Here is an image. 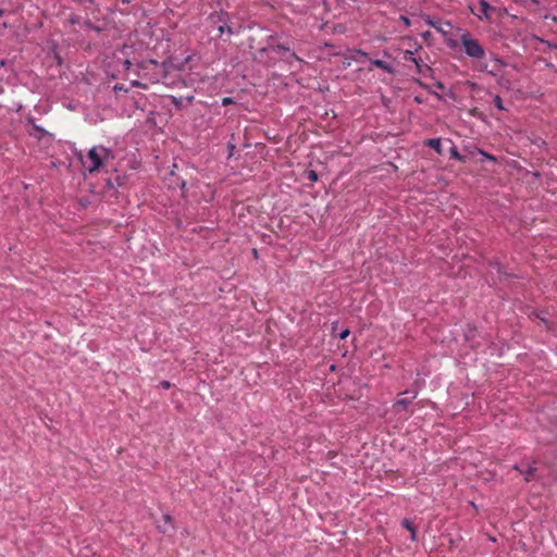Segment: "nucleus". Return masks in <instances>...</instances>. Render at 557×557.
<instances>
[{"label": "nucleus", "instance_id": "obj_14", "mask_svg": "<svg viewBox=\"0 0 557 557\" xmlns=\"http://www.w3.org/2000/svg\"><path fill=\"white\" fill-rule=\"evenodd\" d=\"M401 527L405 528L410 532V540L417 541V527L413 524V522L407 518L403 519Z\"/></svg>", "mask_w": 557, "mask_h": 557}, {"label": "nucleus", "instance_id": "obj_42", "mask_svg": "<svg viewBox=\"0 0 557 557\" xmlns=\"http://www.w3.org/2000/svg\"><path fill=\"white\" fill-rule=\"evenodd\" d=\"M227 148H228L230 156H231L233 153L234 149H235V145L232 144V143H228Z\"/></svg>", "mask_w": 557, "mask_h": 557}, {"label": "nucleus", "instance_id": "obj_8", "mask_svg": "<svg viewBox=\"0 0 557 557\" xmlns=\"http://www.w3.org/2000/svg\"><path fill=\"white\" fill-rule=\"evenodd\" d=\"M26 121L33 126L32 131L28 132L30 137H34L37 140H41L47 136H51L48 131L35 123V119L33 116H28Z\"/></svg>", "mask_w": 557, "mask_h": 557}, {"label": "nucleus", "instance_id": "obj_53", "mask_svg": "<svg viewBox=\"0 0 557 557\" xmlns=\"http://www.w3.org/2000/svg\"><path fill=\"white\" fill-rule=\"evenodd\" d=\"M446 26H447L448 28H451V24H450L449 22H447V23H446Z\"/></svg>", "mask_w": 557, "mask_h": 557}, {"label": "nucleus", "instance_id": "obj_16", "mask_svg": "<svg viewBox=\"0 0 557 557\" xmlns=\"http://www.w3.org/2000/svg\"><path fill=\"white\" fill-rule=\"evenodd\" d=\"M425 146L434 149L438 154H443L441 138H430L425 140Z\"/></svg>", "mask_w": 557, "mask_h": 557}, {"label": "nucleus", "instance_id": "obj_1", "mask_svg": "<svg viewBox=\"0 0 557 557\" xmlns=\"http://www.w3.org/2000/svg\"><path fill=\"white\" fill-rule=\"evenodd\" d=\"M185 62H175V58L170 57L162 62L152 59L143 60L138 67L149 76L151 83L168 84L166 79L171 71H181Z\"/></svg>", "mask_w": 557, "mask_h": 557}, {"label": "nucleus", "instance_id": "obj_52", "mask_svg": "<svg viewBox=\"0 0 557 557\" xmlns=\"http://www.w3.org/2000/svg\"><path fill=\"white\" fill-rule=\"evenodd\" d=\"M4 14V10L0 9V16Z\"/></svg>", "mask_w": 557, "mask_h": 557}, {"label": "nucleus", "instance_id": "obj_51", "mask_svg": "<svg viewBox=\"0 0 557 557\" xmlns=\"http://www.w3.org/2000/svg\"><path fill=\"white\" fill-rule=\"evenodd\" d=\"M487 73H488V74H491V75H493V76H494V75H496L495 71H493V70H492V71H488Z\"/></svg>", "mask_w": 557, "mask_h": 557}, {"label": "nucleus", "instance_id": "obj_12", "mask_svg": "<svg viewBox=\"0 0 557 557\" xmlns=\"http://www.w3.org/2000/svg\"><path fill=\"white\" fill-rule=\"evenodd\" d=\"M114 173H115V175L112 176V177H113L116 190L119 188H126L127 184H128V181H129V175H127L125 173L119 174L115 169H114Z\"/></svg>", "mask_w": 557, "mask_h": 557}, {"label": "nucleus", "instance_id": "obj_49", "mask_svg": "<svg viewBox=\"0 0 557 557\" xmlns=\"http://www.w3.org/2000/svg\"><path fill=\"white\" fill-rule=\"evenodd\" d=\"M185 186H186V182H185V181H182V183H181V188H182V189H184V188H185Z\"/></svg>", "mask_w": 557, "mask_h": 557}, {"label": "nucleus", "instance_id": "obj_54", "mask_svg": "<svg viewBox=\"0 0 557 557\" xmlns=\"http://www.w3.org/2000/svg\"><path fill=\"white\" fill-rule=\"evenodd\" d=\"M420 49H422V46H421V45H418V47H417L416 51H418V50H420Z\"/></svg>", "mask_w": 557, "mask_h": 557}, {"label": "nucleus", "instance_id": "obj_15", "mask_svg": "<svg viewBox=\"0 0 557 557\" xmlns=\"http://www.w3.org/2000/svg\"><path fill=\"white\" fill-rule=\"evenodd\" d=\"M488 265H490L492 269L496 270V272H497V274H498L499 276H504V277H513V275H511V274L507 273V272L504 270L503 265H502V264H500V262H499V261H497V260H491V261H488Z\"/></svg>", "mask_w": 557, "mask_h": 557}, {"label": "nucleus", "instance_id": "obj_39", "mask_svg": "<svg viewBox=\"0 0 557 557\" xmlns=\"http://www.w3.org/2000/svg\"><path fill=\"white\" fill-rule=\"evenodd\" d=\"M113 90H114L115 92H116V91H121V90H123V91H127V89H125L123 85H115V86L113 87Z\"/></svg>", "mask_w": 557, "mask_h": 557}, {"label": "nucleus", "instance_id": "obj_28", "mask_svg": "<svg viewBox=\"0 0 557 557\" xmlns=\"http://www.w3.org/2000/svg\"><path fill=\"white\" fill-rule=\"evenodd\" d=\"M494 104H495V107H496L498 110H502V111H503V110H505V108H504V106H503V100H502V98H500V96H499V95H496V96L494 97Z\"/></svg>", "mask_w": 557, "mask_h": 557}, {"label": "nucleus", "instance_id": "obj_44", "mask_svg": "<svg viewBox=\"0 0 557 557\" xmlns=\"http://www.w3.org/2000/svg\"><path fill=\"white\" fill-rule=\"evenodd\" d=\"M77 3L82 4V3H85V2H88V3H94V0H75Z\"/></svg>", "mask_w": 557, "mask_h": 557}, {"label": "nucleus", "instance_id": "obj_17", "mask_svg": "<svg viewBox=\"0 0 557 557\" xmlns=\"http://www.w3.org/2000/svg\"><path fill=\"white\" fill-rule=\"evenodd\" d=\"M481 12L484 14V16L488 20L490 18V12L495 11V8H493L487 1L480 0L479 1Z\"/></svg>", "mask_w": 557, "mask_h": 557}, {"label": "nucleus", "instance_id": "obj_46", "mask_svg": "<svg viewBox=\"0 0 557 557\" xmlns=\"http://www.w3.org/2000/svg\"><path fill=\"white\" fill-rule=\"evenodd\" d=\"M7 65V61L4 59H0V67H4Z\"/></svg>", "mask_w": 557, "mask_h": 557}, {"label": "nucleus", "instance_id": "obj_18", "mask_svg": "<svg viewBox=\"0 0 557 557\" xmlns=\"http://www.w3.org/2000/svg\"><path fill=\"white\" fill-rule=\"evenodd\" d=\"M50 54L53 58V61L55 62V64L58 66H61L63 64V59H62V57L58 50V46L55 44L52 45Z\"/></svg>", "mask_w": 557, "mask_h": 557}, {"label": "nucleus", "instance_id": "obj_23", "mask_svg": "<svg viewBox=\"0 0 557 557\" xmlns=\"http://www.w3.org/2000/svg\"><path fill=\"white\" fill-rule=\"evenodd\" d=\"M84 26H85L86 28H88V29H92V30H95V32H97V33H100V32H102V30H103V27H100V26H98V25H95L90 20H86V21L84 22Z\"/></svg>", "mask_w": 557, "mask_h": 557}, {"label": "nucleus", "instance_id": "obj_48", "mask_svg": "<svg viewBox=\"0 0 557 557\" xmlns=\"http://www.w3.org/2000/svg\"><path fill=\"white\" fill-rule=\"evenodd\" d=\"M252 253H253L255 258H257V257H258V251H257V249H256V248H253V249H252Z\"/></svg>", "mask_w": 557, "mask_h": 557}, {"label": "nucleus", "instance_id": "obj_35", "mask_svg": "<svg viewBox=\"0 0 557 557\" xmlns=\"http://www.w3.org/2000/svg\"><path fill=\"white\" fill-rule=\"evenodd\" d=\"M232 103H234V100H233V98H231V97H224V98L222 99V106H224V107H225V106H228V104H232Z\"/></svg>", "mask_w": 557, "mask_h": 557}, {"label": "nucleus", "instance_id": "obj_41", "mask_svg": "<svg viewBox=\"0 0 557 557\" xmlns=\"http://www.w3.org/2000/svg\"><path fill=\"white\" fill-rule=\"evenodd\" d=\"M435 87L438 88V89H444V84L441 82V81H436L434 83Z\"/></svg>", "mask_w": 557, "mask_h": 557}, {"label": "nucleus", "instance_id": "obj_40", "mask_svg": "<svg viewBox=\"0 0 557 557\" xmlns=\"http://www.w3.org/2000/svg\"><path fill=\"white\" fill-rule=\"evenodd\" d=\"M414 82L422 88L428 89V85H425L421 79L416 78Z\"/></svg>", "mask_w": 557, "mask_h": 557}, {"label": "nucleus", "instance_id": "obj_7", "mask_svg": "<svg viewBox=\"0 0 557 557\" xmlns=\"http://www.w3.org/2000/svg\"><path fill=\"white\" fill-rule=\"evenodd\" d=\"M272 51L268 49V45L258 49L253 55V60L268 66L273 67L277 63L276 57L271 55Z\"/></svg>", "mask_w": 557, "mask_h": 557}, {"label": "nucleus", "instance_id": "obj_56", "mask_svg": "<svg viewBox=\"0 0 557 557\" xmlns=\"http://www.w3.org/2000/svg\"><path fill=\"white\" fill-rule=\"evenodd\" d=\"M542 321L545 323V324H548V321L546 319H542Z\"/></svg>", "mask_w": 557, "mask_h": 557}, {"label": "nucleus", "instance_id": "obj_2", "mask_svg": "<svg viewBox=\"0 0 557 557\" xmlns=\"http://www.w3.org/2000/svg\"><path fill=\"white\" fill-rule=\"evenodd\" d=\"M87 158L90 161V164L86 166V171L89 174L95 172H99L109 159H113V152L110 148L104 146H95L87 152Z\"/></svg>", "mask_w": 557, "mask_h": 557}, {"label": "nucleus", "instance_id": "obj_50", "mask_svg": "<svg viewBox=\"0 0 557 557\" xmlns=\"http://www.w3.org/2000/svg\"><path fill=\"white\" fill-rule=\"evenodd\" d=\"M132 85H133V86H140V83H138V82L134 81V82L132 83Z\"/></svg>", "mask_w": 557, "mask_h": 557}, {"label": "nucleus", "instance_id": "obj_13", "mask_svg": "<svg viewBox=\"0 0 557 557\" xmlns=\"http://www.w3.org/2000/svg\"><path fill=\"white\" fill-rule=\"evenodd\" d=\"M371 64L377 69L383 70L384 72H386L388 74L395 73V69L383 60H380V59L371 60Z\"/></svg>", "mask_w": 557, "mask_h": 557}, {"label": "nucleus", "instance_id": "obj_45", "mask_svg": "<svg viewBox=\"0 0 557 557\" xmlns=\"http://www.w3.org/2000/svg\"><path fill=\"white\" fill-rule=\"evenodd\" d=\"M125 69L128 70L132 65V62L129 60L124 61Z\"/></svg>", "mask_w": 557, "mask_h": 557}, {"label": "nucleus", "instance_id": "obj_19", "mask_svg": "<svg viewBox=\"0 0 557 557\" xmlns=\"http://www.w3.org/2000/svg\"><path fill=\"white\" fill-rule=\"evenodd\" d=\"M449 154L451 159L458 160L460 162H466L467 157L460 154L458 148L455 145L450 147Z\"/></svg>", "mask_w": 557, "mask_h": 557}, {"label": "nucleus", "instance_id": "obj_33", "mask_svg": "<svg viewBox=\"0 0 557 557\" xmlns=\"http://www.w3.org/2000/svg\"><path fill=\"white\" fill-rule=\"evenodd\" d=\"M344 57V61H343V66L346 69V67H349L351 65V61L350 59L348 58V54H343Z\"/></svg>", "mask_w": 557, "mask_h": 557}, {"label": "nucleus", "instance_id": "obj_6", "mask_svg": "<svg viewBox=\"0 0 557 557\" xmlns=\"http://www.w3.org/2000/svg\"><path fill=\"white\" fill-rule=\"evenodd\" d=\"M399 395H405L406 397L398 398L393 404L392 409L395 414H401L403 412L409 411V406L411 405L413 399H416V397L418 395V391L417 389H407L405 392H401Z\"/></svg>", "mask_w": 557, "mask_h": 557}, {"label": "nucleus", "instance_id": "obj_5", "mask_svg": "<svg viewBox=\"0 0 557 557\" xmlns=\"http://www.w3.org/2000/svg\"><path fill=\"white\" fill-rule=\"evenodd\" d=\"M209 22L216 29V37L220 38L224 32H227L230 35L233 34L232 28L227 25L228 14L226 12L221 11L210 14Z\"/></svg>", "mask_w": 557, "mask_h": 557}, {"label": "nucleus", "instance_id": "obj_55", "mask_svg": "<svg viewBox=\"0 0 557 557\" xmlns=\"http://www.w3.org/2000/svg\"><path fill=\"white\" fill-rule=\"evenodd\" d=\"M531 2H533L534 4H539L537 0H531Z\"/></svg>", "mask_w": 557, "mask_h": 557}, {"label": "nucleus", "instance_id": "obj_21", "mask_svg": "<svg viewBox=\"0 0 557 557\" xmlns=\"http://www.w3.org/2000/svg\"><path fill=\"white\" fill-rule=\"evenodd\" d=\"M492 59H493V62H494L495 71H498L499 69L507 66V63L503 59H500L499 57L493 55Z\"/></svg>", "mask_w": 557, "mask_h": 557}, {"label": "nucleus", "instance_id": "obj_22", "mask_svg": "<svg viewBox=\"0 0 557 557\" xmlns=\"http://www.w3.org/2000/svg\"><path fill=\"white\" fill-rule=\"evenodd\" d=\"M469 114L473 117H476L479 120L485 121V115L483 112L480 111L479 108H472L469 110Z\"/></svg>", "mask_w": 557, "mask_h": 557}, {"label": "nucleus", "instance_id": "obj_3", "mask_svg": "<svg viewBox=\"0 0 557 557\" xmlns=\"http://www.w3.org/2000/svg\"><path fill=\"white\" fill-rule=\"evenodd\" d=\"M275 36L271 35L268 37V49L272 51V53L277 55V61H282L288 65H293L294 62H304L302 59H300L294 49L286 44H275L274 42Z\"/></svg>", "mask_w": 557, "mask_h": 557}, {"label": "nucleus", "instance_id": "obj_36", "mask_svg": "<svg viewBox=\"0 0 557 557\" xmlns=\"http://www.w3.org/2000/svg\"><path fill=\"white\" fill-rule=\"evenodd\" d=\"M160 387L164 388V389H169L171 387V383L169 381H161L160 384H159Z\"/></svg>", "mask_w": 557, "mask_h": 557}, {"label": "nucleus", "instance_id": "obj_27", "mask_svg": "<svg viewBox=\"0 0 557 557\" xmlns=\"http://www.w3.org/2000/svg\"><path fill=\"white\" fill-rule=\"evenodd\" d=\"M421 17L431 27H436V24H438L437 21H433L432 17L430 15H428V14H421Z\"/></svg>", "mask_w": 557, "mask_h": 557}, {"label": "nucleus", "instance_id": "obj_31", "mask_svg": "<svg viewBox=\"0 0 557 557\" xmlns=\"http://www.w3.org/2000/svg\"><path fill=\"white\" fill-rule=\"evenodd\" d=\"M480 154H481L483 158L487 159V160L496 161V158H495L494 156L490 154L488 152H485V151H483V150H480Z\"/></svg>", "mask_w": 557, "mask_h": 557}, {"label": "nucleus", "instance_id": "obj_30", "mask_svg": "<svg viewBox=\"0 0 557 557\" xmlns=\"http://www.w3.org/2000/svg\"><path fill=\"white\" fill-rule=\"evenodd\" d=\"M69 22H70L71 24H73V25H74V24H78V23L81 22V17H79L78 15H76V14H72V15H70V17H69Z\"/></svg>", "mask_w": 557, "mask_h": 557}, {"label": "nucleus", "instance_id": "obj_37", "mask_svg": "<svg viewBox=\"0 0 557 557\" xmlns=\"http://www.w3.org/2000/svg\"><path fill=\"white\" fill-rule=\"evenodd\" d=\"M421 36L424 40H430L432 38V33L426 30V32L422 33Z\"/></svg>", "mask_w": 557, "mask_h": 557}, {"label": "nucleus", "instance_id": "obj_47", "mask_svg": "<svg viewBox=\"0 0 557 557\" xmlns=\"http://www.w3.org/2000/svg\"><path fill=\"white\" fill-rule=\"evenodd\" d=\"M548 46H549V48H552V49H557V44H550V42H548Z\"/></svg>", "mask_w": 557, "mask_h": 557}, {"label": "nucleus", "instance_id": "obj_38", "mask_svg": "<svg viewBox=\"0 0 557 557\" xmlns=\"http://www.w3.org/2000/svg\"><path fill=\"white\" fill-rule=\"evenodd\" d=\"M438 33L443 34V35H446L447 34V30L444 29L441 24H436V27H434Z\"/></svg>", "mask_w": 557, "mask_h": 557}, {"label": "nucleus", "instance_id": "obj_29", "mask_svg": "<svg viewBox=\"0 0 557 557\" xmlns=\"http://www.w3.org/2000/svg\"><path fill=\"white\" fill-rule=\"evenodd\" d=\"M399 21L407 27L411 25V21L407 15H400Z\"/></svg>", "mask_w": 557, "mask_h": 557}, {"label": "nucleus", "instance_id": "obj_25", "mask_svg": "<svg viewBox=\"0 0 557 557\" xmlns=\"http://www.w3.org/2000/svg\"><path fill=\"white\" fill-rule=\"evenodd\" d=\"M418 58L414 57V51H411V50H406L404 52V60L405 61H410L412 63H414V61L417 60Z\"/></svg>", "mask_w": 557, "mask_h": 557}, {"label": "nucleus", "instance_id": "obj_9", "mask_svg": "<svg viewBox=\"0 0 557 557\" xmlns=\"http://www.w3.org/2000/svg\"><path fill=\"white\" fill-rule=\"evenodd\" d=\"M512 469L517 470L520 474L524 475V480L527 482H530L534 478V475H535V473L537 471V469L534 466L529 465V463H527V465H524V463H519V465L516 463L512 467Z\"/></svg>", "mask_w": 557, "mask_h": 557}, {"label": "nucleus", "instance_id": "obj_43", "mask_svg": "<svg viewBox=\"0 0 557 557\" xmlns=\"http://www.w3.org/2000/svg\"><path fill=\"white\" fill-rule=\"evenodd\" d=\"M475 331H476V329L474 326L473 327L469 326V333L466 334L467 339H470V336H471L470 333L475 332Z\"/></svg>", "mask_w": 557, "mask_h": 557}, {"label": "nucleus", "instance_id": "obj_34", "mask_svg": "<svg viewBox=\"0 0 557 557\" xmlns=\"http://www.w3.org/2000/svg\"><path fill=\"white\" fill-rule=\"evenodd\" d=\"M349 334H350L349 329H345V330H343V331L338 334V337H339L341 339H345V338H347V337H348V335H349Z\"/></svg>", "mask_w": 557, "mask_h": 557}, {"label": "nucleus", "instance_id": "obj_57", "mask_svg": "<svg viewBox=\"0 0 557 557\" xmlns=\"http://www.w3.org/2000/svg\"><path fill=\"white\" fill-rule=\"evenodd\" d=\"M555 443H557V435L555 436Z\"/></svg>", "mask_w": 557, "mask_h": 557}, {"label": "nucleus", "instance_id": "obj_26", "mask_svg": "<svg viewBox=\"0 0 557 557\" xmlns=\"http://www.w3.org/2000/svg\"><path fill=\"white\" fill-rule=\"evenodd\" d=\"M104 189L106 190L113 189V190L117 191L116 188H115L114 181H113L112 176L106 178Z\"/></svg>", "mask_w": 557, "mask_h": 557}, {"label": "nucleus", "instance_id": "obj_20", "mask_svg": "<svg viewBox=\"0 0 557 557\" xmlns=\"http://www.w3.org/2000/svg\"><path fill=\"white\" fill-rule=\"evenodd\" d=\"M357 55H360L361 58H367L368 57V53L362 51L361 49H354V50H349V55L348 58L350 59V61L352 60H356V61H359L357 59Z\"/></svg>", "mask_w": 557, "mask_h": 557}, {"label": "nucleus", "instance_id": "obj_24", "mask_svg": "<svg viewBox=\"0 0 557 557\" xmlns=\"http://www.w3.org/2000/svg\"><path fill=\"white\" fill-rule=\"evenodd\" d=\"M306 177L312 183H315L319 180V175L314 170L306 171Z\"/></svg>", "mask_w": 557, "mask_h": 557}, {"label": "nucleus", "instance_id": "obj_10", "mask_svg": "<svg viewBox=\"0 0 557 557\" xmlns=\"http://www.w3.org/2000/svg\"><path fill=\"white\" fill-rule=\"evenodd\" d=\"M162 520L163 524L157 525L159 532L168 534L170 532L175 531L174 518L170 513H164L162 516Z\"/></svg>", "mask_w": 557, "mask_h": 557}, {"label": "nucleus", "instance_id": "obj_11", "mask_svg": "<svg viewBox=\"0 0 557 557\" xmlns=\"http://www.w3.org/2000/svg\"><path fill=\"white\" fill-rule=\"evenodd\" d=\"M414 65H416L418 74L423 75L425 77H428V76L431 77L433 75V69L430 65L423 63L421 58H418L414 61Z\"/></svg>", "mask_w": 557, "mask_h": 557}, {"label": "nucleus", "instance_id": "obj_32", "mask_svg": "<svg viewBox=\"0 0 557 557\" xmlns=\"http://www.w3.org/2000/svg\"><path fill=\"white\" fill-rule=\"evenodd\" d=\"M447 46L451 49H456L458 47V41L455 39H447Z\"/></svg>", "mask_w": 557, "mask_h": 557}, {"label": "nucleus", "instance_id": "obj_4", "mask_svg": "<svg viewBox=\"0 0 557 557\" xmlns=\"http://www.w3.org/2000/svg\"><path fill=\"white\" fill-rule=\"evenodd\" d=\"M460 44L465 49V53L473 59L481 60L485 55V50L478 39L471 37L469 33H465L460 37Z\"/></svg>", "mask_w": 557, "mask_h": 557}]
</instances>
